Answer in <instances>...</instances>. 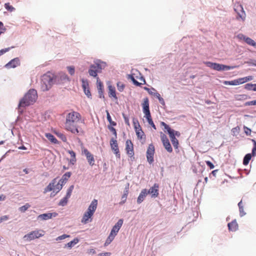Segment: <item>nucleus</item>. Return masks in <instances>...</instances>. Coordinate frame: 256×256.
<instances>
[{
    "label": "nucleus",
    "mask_w": 256,
    "mask_h": 256,
    "mask_svg": "<svg viewBox=\"0 0 256 256\" xmlns=\"http://www.w3.org/2000/svg\"><path fill=\"white\" fill-rule=\"evenodd\" d=\"M252 156V153L247 154L244 156L243 160H251Z\"/></svg>",
    "instance_id": "obj_59"
},
{
    "label": "nucleus",
    "mask_w": 256,
    "mask_h": 256,
    "mask_svg": "<svg viewBox=\"0 0 256 256\" xmlns=\"http://www.w3.org/2000/svg\"><path fill=\"white\" fill-rule=\"evenodd\" d=\"M30 207V205L29 204L26 203L25 205H24L21 207H20L19 210L22 212H24Z\"/></svg>",
    "instance_id": "obj_40"
},
{
    "label": "nucleus",
    "mask_w": 256,
    "mask_h": 256,
    "mask_svg": "<svg viewBox=\"0 0 256 256\" xmlns=\"http://www.w3.org/2000/svg\"><path fill=\"white\" fill-rule=\"evenodd\" d=\"M252 105H256V100L252 101L247 102L245 103V106H252Z\"/></svg>",
    "instance_id": "obj_61"
},
{
    "label": "nucleus",
    "mask_w": 256,
    "mask_h": 256,
    "mask_svg": "<svg viewBox=\"0 0 256 256\" xmlns=\"http://www.w3.org/2000/svg\"><path fill=\"white\" fill-rule=\"evenodd\" d=\"M74 188V186L73 185H72V186H70V188H68V190H67L66 194V198H70Z\"/></svg>",
    "instance_id": "obj_46"
},
{
    "label": "nucleus",
    "mask_w": 256,
    "mask_h": 256,
    "mask_svg": "<svg viewBox=\"0 0 256 256\" xmlns=\"http://www.w3.org/2000/svg\"><path fill=\"white\" fill-rule=\"evenodd\" d=\"M56 136L60 138L63 142H66L67 140L66 137L61 132H56Z\"/></svg>",
    "instance_id": "obj_44"
},
{
    "label": "nucleus",
    "mask_w": 256,
    "mask_h": 256,
    "mask_svg": "<svg viewBox=\"0 0 256 256\" xmlns=\"http://www.w3.org/2000/svg\"><path fill=\"white\" fill-rule=\"evenodd\" d=\"M228 227L230 230L235 232L238 228V224L236 220H233L228 224Z\"/></svg>",
    "instance_id": "obj_27"
},
{
    "label": "nucleus",
    "mask_w": 256,
    "mask_h": 256,
    "mask_svg": "<svg viewBox=\"0 0 256 256\" xmlns=\"http://www.w3.org/2000/svg\"><path fill=\"white\" fill-rule=\"evenodd\" d=\"M82 154L86 156L87 160H94L93 155L86 148H82Z\"/></svg>",
    "instance_id": "obj_23"
},
{
    "label": "nucleus",
    "mask_w": 256,
    "mask_h": 256,
    "mask_svg": "<svg viewBox=\"0 0 256 256\" xmlns=\"http://www.w3.org/2000/svg\"><path fill=\"white\" fill-rule=\"evenodd\" d=\"M92 65H94V66L99 71L100 73L102 70H104L107 66L106 62L102 61L100 60L97 59L94 62V64Z\"/></svg>",
    "instance_id": "obj_9"
},
{
    "label": "nucleus",
    "mask_w": 256,
    "mask_h": 256,
    "mask_svg": "<svg viewBox=\"0 0 256 256\" xmlns=\"http://www.w3.org/2000/svg\"><path fill=\"white\" fill-rule=\"evenodd\" d=\"M222 83L225 85L238 86V81L237 79L231 81L224 80Z\"/></svg>",
    "instance_id": "obj_36"
},
{
    "label": "nucleus",
    "mask_w": 256,
    "mask_h": 256,
    "mask_svg": "<svg viewBox=\"0 0 256 256\" xmlns=\"http://www.w3.org/2000/svg\"><path fill=\"white\" fill-rule=\"evenodd\" d=\"M245 42L247 44L253 46L256 48V42H255L253 40H252L250 38L247 37L246 38Z\"/></svg>",
    "instance_id": "obj_37"
},
{
    "label": "nucleus",
    "mask_w": 256,
    "mask_h": 256,
    "mask_svg": "<svg viewBox=\"0 0 256 256\" xmlns=\"http://www.w3.org/2000/svg\"><path fill=\"white\" fill-rule=\"evenodd\" d=\"M114 126H108V128L112 133L114 136V138H117V132L116 129L114 127Z\"/></svg>",
    "instance_id": "obj_38"
},
{
    "label": "nucleus",
    "mask_w": 256,
    "mask_h": 256,
    "mask_svg": "<svg viewBox=\"0 0 256 256\" xmlns=\"http://www.w3.org/2000/svg\"><path fill=\"white\" fill-rule=\"evenodd\" d=\"M237 8L239 10L240 12H237L236 19L240 18L242 21H244L246 19V14L243 7L242 5H240Z\"/></svg>",
    "instance_id": "obj_18"
},
{
    "label": "nucleus",
    "mask_w": 256,
    "mask_h": 256,
    "mask_svg": "<svg viewBox=\"0 0 256 256\" xmlns=\"http://www.w3.org/2000/svg\"><path fill=\"white\" fill-rule=\"evenodd\" d=\"M160 137L165 148L168 152H172V148L166 136L161 132Z\"/></svg>",
    "instance_id": "obj_7"
},
{
    "label": "nucleus",
    "mask_w": 256,
    "mask_h": 256,
    "mask_svg": "<svg viewBox=\"0 0 256 256\" xmlns=\"http://www.w3.org/2000/svg\"><path fill=\"white\" fill-rule=\"evenodd\" d=\"M54 214V216H56V213H48V214H40L38 216V218H40L42 220H47L50 219L52 218V215Z\"/></svg>",
    "instance_id": "obj_24"
},
{
    "label": "nucleus",
    "mask_w": 256,
    "mask_h": 256,
    "mask_svg": "<svg viewBox=\"0 0 256 256\" xmlns=\"http://www.w3.org/2000/svg\"><path fill=\"white\" fill-rule=\"evenodd\" d=\"M144 114H145L144 117L146 118L147 121H148L152 119L150 112H144Z\"/></svg>",
    "instance_id": "obj_58"
},
{
    "label": "nucleus",
    "mask_w": 256,
    "mask_h": 256,
    "mask_svg": "<svg viewBox=\"0 0 256 256\" xmlns=\"http://www.w3.org/2000/svg\"><path fill=\"white\" fill-rule=\"evenodd\" d=\"M244 133L246 136H250V134L252 132L251 129H250V128H248L245 126H244Z\"/></svg>",
    "instance_id": "obj_56"
},
{
    "label": "nucleus",
    "mask_w": 256,
    "mask_h": 256,
    "mask_svg": "<svg viewBox=\"0 0 256 256\" xmlns=\"http://www.w3.org/2000/svg\"><path fill=\"white\" fill-rule=\"evenodd\" d=\"M245 63L250 66H256V60L253 59H250L248 60L245 62Z\"/></svg>",
    "instance_id": "obj_45"
},
{
    "label": "nucleus",
    "mask_w": 256,
    "mask_h": 256,
    "mask_svg": "<svg viewBox=\"0 0 256 256\" xmlns=\"http://www.w3.org/2000/svg\"><path fill=\"white\" fill-rule=\"evenodd\" d=\"M67 69L68 71L69 74L71 76H73L75 72V68L74 66H67Z\"/></svg>",
    "instance_id": "obj_47"
},
{
    "label": "nucleus",
    "mask_w": 256,
    "mask_h": 256,
    "mask_svg": "<svg viewBox=\"0 0 256 256\" xmlns=\"http://www.w3.org/2000/svg\"><path fill=\"white\" fill-rule=\"evenodd\" d=\"M128 194V187L126 188L125 190L124 191V194L122 196V201L120 202V204H124L126 200L127 196Z\"/></svg>",
    "instance_id": "obj_31"
},
{
    "label": "nucleus",
    "mask_w": 256,
    "mask_h": 256,
    "mask_svg": "<svg viewBox=\"0 0 256 256\" xmlns=\"http://www.w3.org/2000/svg\"><path fill=\"white\" fill-rule=\"evenodd\" d=\"M144 89L145 90L147 91L150 94L152 95V96L153 95V94H154V92H152V90H154V92H156V90L154 88H152L150 89V88H148V87L145 86V87L144 88Z\"/></svg>",
    "instance_id": "obj_52"
},
{
    "label": "nucleus",
    "mask_w": 256,
    "mask_h": 256,
    "mask_svg": "<svg viewBox=\"0 0 256 256\" xmlns=\"http://www.w3.org/2000/svg\"><path fill=\"white\" fill-rule=\"evenodd\" d=\"M122 116L124 119L125 124L126 125L129 126L130 125V122H129L128 117L126 114H125L124 113H122Z\"/></svg>",
    "instance_id": "obj_54"
},
{
    "label": "nucleus",
    "mask_w": 256,
    "mask_h": 256,
    "mask_svg": "<svg viewBox=\"0 0 256 256\" xmlns=\"http://www.w3.org/2000/svg\"><path fill=\"white\" fill-rule=\"evenodd\" d=\"M148 194V190L146 189H143L138 198V200H137V202L138 204H140L144 199V198H146V195Z\"/></svg>",
    "instance_id": "obj_21"
},
{
    "label": "nucleus",
    "mask_w": 256,
    "mask_h": 256,
    "mask_svg": "<svg viewBox=\"0 0 256 256\" xmlns=\"http://www.w3.org/2000/svg\"><path fill=\"white\" fill-rule=\"evenodd\" d=\"M110 146L112 149L114 151L116 157L118 158H120V153L118 150L117 140L116 138H111L110 142Z\"/></svg>",
    "instance_id": "obj_10"
},
{
    "label": "nucleus",
    "mask_w": 256,
    "mask_h": 256,
    "mask_svg": "<svg viewBox=\"0 0 256 256\" xmlns=\"http://www.w3.org/2000/svg\"><path fill=\"white\" fill-rule=\"evenodd\" d=\"M54 183L52 182L49 184L45 188L44 192L46 193L47 192H50L52 190H54Z\"/></svg>",
    "instance_id": "obj_41"
},
{
    "label": "nucleus",
    "mask_w": 256,
    "mask_h": 256,
    "mask_svg": "<svg viewBox=\"0 0 256 256\" xmlns=\"http://www.w3.org/2000/svg\"><path fill=\"white\" fill-rule=\"evenodd\" d=\"M88 72L90 76L94 78H98V74L100 73L99 71L94 66V65L90 64L88 69Z\"/></svg>",
    "instance_id": "obj_20"
},
{
    "label": "nucleus",
    "mask_w": 256,
    "mask_h": 256,
    "mask_svg": "<svg viewBox=\"0 0 256 256\" xmlns=\"http://www.w3.org/2000/svg\"><path fill=\"white\" fill-rule=\"evenodd\" d=\"M79 242V240L78 238H75L72 240L68 242L66 244H65L64 248H71L78 244Z\"/></svg>",
    "instance_id": "obj_30"
},
{
    "label": "nucleus",
    "mask_w": 256,
    "mask_h": 256,
    "mask_svg": "<svg viewBox=\"0 0 256 256\" xmlns=\"http://www.w3.org/2000/svg\"><path fill=\"white\" fill-rule=\"evenodd\" d=\"M169 136L174 147V148L175 149H178L179 144L178 140L176 138H174V136H172V134Z\"/></svg>",
    "instance_id": "obj_32"
},
{
    "label": "nucleus",
    "mask_w": 256,
    "mask_h": 256,
    "mask_svg": "<svg viewBox=\"0 0 256 256\" xmlns=\"http://www.w3.org/2000/svg\"><path fill=\"white\" fill-rule=\"evenodd\" d=\"M253 84L252 83H248L244 85V88L248 90H253Z\"/></svg>",
    "instance_id": "obj_48"
},
{
    "label": "nucleus",
    "mask_w": 256,
    "mask_h": 256,
    "mask_svg": "<svg viewBox=\"0 0 256 256\" xmlns=\"http://www.w3.org/2000/svg\"><path fill=\"white\" fill-rule=\"evenodd\" d=\"M128 78L130 79L132 81L133 84L136 86H141L142 85V83L139 82L135 79L133 74H128Z\"/></svg>",
    "instance_id": "obj_28"
},
{
    "label": "nucleus",
    "mask_w": 256,
    "mask_h": 256,
    "mask_svg": "<svg viewBox=\"0 0 256 256\" xmlns=\"http://www.w3.org/2000/svg\"><path fill=\"white\" fill-rule=\"evenodd\" d=\"M204 64L206 66L218 72L228 70L236 67V66H230L209 61L204 62Z\"/></svg>",
    "instance_id": "obj_4"
},
{
    "label": "nucleus",
    "mask_w": 256,
    "mask_h": 256,
    "mask_svg": "<svg viewBox=\"0 0 256 256\" xmlns=\"http://www.w3.org/2000/svg\"><path fill=\"white\" fill-rule=\"evenodd\" d=\"M116 86L118 90L120 92H122L125 88V85L120 82H118Z\"/></svg>",
    "instance_id": "obj_42"
},
{
    "label": "nucleus",
    "mask_w": 256,
    "mask_h": 256,
    "mask_svg": "<svg viewBox=\"0 0 256 256\" xmlns=\"http://www.w3.org/2000/svg\"><path fill=\"white\" fill-rule=\"evenodd\" d=\"M106 118H107L108 121L110 123L109 126H116V122L112 120L111 116H110L108 111L106 110Z\"/></svg>",
    "instance_id": "obj_34"
},
{
    "label": "nucleus",
    "mask_w": 256,
    "mask_h": 256,
    "mask_svg": "<svg viewBox=\"0 0 256 256\" xmlns=\"http://www.w3.org/2000/svg\"><path fill=\"white\" fill-rule=\"evenodd\" d=\"M123 224V220L122 219H120L118 220V222L116 224L113 226L110 233L116 236L118 232L120 229L122 227Z\"/></svg>",
    "instance_id": "obj_16"
},
{
    "label": "nucleus",
    "mask_w": 256,
    "mask_h": 256,
    "mask_svg": "<svg viewBox=\"0 0 256 256\" xmlns=\"http://www.w3.org/2000/svg\"><path fill=\"white\" fill-rule=\"evenodd\" d=\"M68 198H66V196H65L64 198L62 200H61L60 201V205H61V206H64L66 205V204H67V202H68Z\"/></svg>",
    "instance_id": "obj_55"
},
{
    "label": "nucleus",
    "mask_w": 256,
    "mask_h": 256,
    "mask_svg": "<svg viewBox=\"0 0 256 256\" xmlns=\"http://www.w3.org/2000/svg\"><path fill=\"white\" fill-rule=\"evenodd\" d=\"M70 80L69 77L65 73L61 72L55 75L48 72L41 77L42 88L43 91H48L54 84H62Z\"/></svg>",
    "instance_id": "obj_1"
},
{
    "label": "nucleus",
    "mask_w": 256,
    "mask_h": 256,
    "mask_svg": "<svg viewBox=\"0 0 256 256\" xmlns=\"http://www.w3.org/2000/svg\"><path fill=\"white\" fill-rule=\"evenodd\" d=\"M45 136L52 144H58V141L54 137V136L50 133H46Z\"/></svg>",
    "instance_id": "obj_25"
},
{
    "label": "nucleus",
    "mask_w": 256,
    "mask_h": 256,
    "mask_svg": "<svg viewBox=\"0 0 256 256\" xmlns=\"http://www.w3.org/2000/svg\"><path fill=\"white\" fill-rule=\"evenodd\" d=\"M143 112H148L150 110L149 100L148 98L144 99V102L142 104Z\"/></svg>",
    "instance_id": "obj_22"
},
{
    "label": "nucleus",
    "mask_w": 256,
    "mask_h": 256,
    "mask_svg": "<svg viewBox=\"0 0 256 256\" xmlns=\"http://www.w3.org/2000/svg\"><path fill=\"white\" fill-rule=\"evenodd\" d=\"M239 130L240 128L238 126H236L232 128V132L233 135L235 136L236 134L239 132Z\"/></svg>",
    "instance_id": "obj_57"
},
{
    "label": "nucleus",
    "mask_w": 256,
    "mask_h": 256,
    "mask_svg": "<svg viewBox=\"0 0 256 256\" xmlns=\"http://www.w3.org/2000/svg\"><path fill=\"white\" fill-rule=\"evenodd\" d=\"M98 200L94 199L88 206L87 210L84 213L81 222L84 224H88L92 221V217L98 206Z\"/></svg>",
    "instance_id": "obj_3"
},
{
    "label": "nucleus",
    "mask_w": 256,
    "mask_h": 256,
    "mask_svg": "<svg viewBox=\"0 0 256 256\" xmlns=\"http://www.w3.org/2000/svg\"><path fill=\"white\" fill-rule=\"evenodd\" d=\"M154 147L152 144L149 145L146 151L147 160H154Z\"/></svg>",
    "instance_id": "obj_15"
},
{
    "label": "nucleus",
    "mask_w": 256,
    "mask_h": 256,
    "mask_svg": "<svg viewBox=\"0 0 256 256\" xmlns=\"http://www.w3.org/2000/svg\"><path fill=\"white\" fill-rule=\"evenodd\" d=\"M66 126V129L70 131L72 133V132H74V127L76 126L75 124H68V126Z\"/></svg>",
    "instance_id": "obj_49"
},
{
    "label": "nucleus",
    "mask_w": 256,
    "mask_h": 256,
    "mask_svg": "<svg viewBox=\"0 0 256 256\" xmlns=\"http://www.w3.org/2000/svg\"><path fill=\"white\" fill-rule=\"evenodd\" d=\"M132 122H133L134 127L135 130H138V128H140V130H141V126H140V123L138 122V120L137 118H133Z\"/></svg>",
    "instance_id": "obj_35"
},
{
    "label": "nucleus",
    "mask_w": 256,
    "mask_h": 256,
    "mask_svg": "<svg viewBox=\"0 0 256 256\" xmlns=\"http://www.w3.org/2000/svg\"><path fill=\"white\" fill-rule=\"evenodd\" d=\"M4 8L8 12H12L15 10V8L10 5L9 2L5 3L4 4Z\"/></svg>",
    "instance_id": "obj_39"
},
{
    "label": "nucleus",
    "mask_w": 256,
    "mask_h": 256,
    "mask_svg": "<svg viewBox=\"0 0 256 256\" xmlns=\"http://www.w3.org/2000/svg\"><path fill=\"white\" fill-rule=\"evenodd\" d=\"M82 88H83L84 94L88 98L92 99V94L89 88V84L87 80L82 79Z\"/></svg>",
    "instance_id": "obj_11"
},
{
    "label": "nucleus",
    "mask_w": 256,
    "mask_h": 256,
    "mask_svg": "<svg viewBox=\"0 0 256 256\" xmlns=\"http://www.w3.org/2000/svg\"><path fill=\"white\" fill-rule=\"evenodd\" d=\"M135 131L138 138L140 139H142V136H144V132L142 130V129L141 128L140 130V128H138V130H136Z\"/></svg>",
    "instance_id": "obj_43"
},
{
    "label": "nucleus",
    "mask_w": 256,
    "mask_h": 256,
    "mask_svg": "<svg viewBox=\"0 0 256 256\" xmlns=\"http://www.w3.org/2000/svg\"><path fill=\"white\" fill-rule=\"evenodd\" d=\"M70 176L71 173L70 172H66L62 176V178L60 180L59 182L64 184L70 178Z\"/></svg>",
    "instance_id": "obj_29"
},
{
    "label": "nucleus",
    "mask_w": 256,
    "mask_h": 256,
    "mask_svg": "<svg viewBox=\"0 0 256 256\" xmlns=\"http://www.w3.org/2000/svg\"><path fill=\"white\" fill-rule=\"evenodd\" d=\"M148 124L150 125L152 128H154V130H156V126L154 124V122H153L152 119L150 120H148Z\"/></svg>",
    "instance_id": "obj_64"
},
{
    "label": "nucleus",
    "mask_w": 256,
    "mask_h": 256,
    "mask_svg": "<svg viewBox=\"0 0 256 256\" xmlns=\"http://www.w3.org/2000/svg\"><path fill=\"white\" fill-rule=\"evenodd\" d=\"M161 126H163L164 129L166 132L168 134L169 136H170L171 134H173V136L176 138V136L179 137L180 136V133L172 129L169 125L167 124L164 122H162L160 123Z\"/></svg>",
    "instance_id": "obj_6"
},
{
    "label": "nucleus",
    "mask_w": 256,
    "mask_h": 256,
    "mask_svg": "<svg viewBox=\"0 0 256 256\" xmlns=\"http://www.w3.org/2000/svg\"><path fill=\"white\" fill-rule=\"evenodd\" d=\"M115 236H116L110 233V235L108 236V238H106V240L105 242L104 246H108V244H110L111 243V242L114 240Z\"/></svg>",
    "instance_id": "obj_33"
},
{
    "label": "nucleus",
    "mask_w": 256,
    "mask_h": 256,
    "mask_svg": "<svg viewBox=\"0 0 256 256\" xmlns=\"http://www.w3.org/2000/svg\"><path fill=\"white\" fill-rule=\"evenodd\" d=\"M254 142V146L252 149V153L253 156H256V141L254 140H252Z\"/></svg>",
    "instance_id": "obj_51"
},
{
    "label": "nucleus",
    "mask_w": 256,
    "mask_h": 256,
    "mask_svg": "<svg viewBox=\"0 0 256 256\" xmlns=\"http://www.w3.org/2000/svg\"><path fill=\"white\" fill-rule=\"evenodd\" d=\"M20 61L18 58H15L11 60L8 62L4 67L7 68H16L18 66H20Z\"/></svg>",
    "instance_id": "obj_12"
},
{
    "label": "nucleus",
    "mask_w": 256,
    "mask_h": 256,
    "mask_svg": "<svg viewBox=\"0 0 256 256\" xmlns=\"http://www.w3.org/2000/svg\"><path fill=\"white\" fill-rule=\"evenodd\" d=\"M96 84H97V89L98 92V98H102L104 101L106 100L104 94V86L103 83L100 80L99 78H97L96 80Z\"/></svg>",
    "instance_id": "obj_8"
},
{
    "label": "nucleus",
    "mask_w": 256,
    "mask_h": 256,
    "mask_svg": "<svg viewBox=\"0 0 256 256\" xmlns=\"http://www.w3.org/2000/svg\"><path fill=\"white\" fill-rule=\"evenodd\" d=\"M70 236L66 234H62L60 236L56 238V240H64L66 238H70Z\"/></svg>",
    "instance_id": "obj_53"
},
{
    "label": "nucleus",
    "mask_w": 256,
    "mask_h": 256,
    "mask_svg": "<svg viewBox=\"0 0 256 256\" xmlns=\"http://www.w3.org/2000/svg\"><path fill=\"white\" fill-rule=\"evenodd\" d=\"M75 120L74 112H72L68 113L66 118V126H68V124H74Z\"/></svg>",
    "instance_id": "obj_19"
},
{
    "label": "nucleus",
    "mask_w": 256,
    "mask_h": 256,
    "mask_svg": "<svg viewBox=\"0 0 256 256\" xmlns=\"http://www.w3.org/2000/svg\"><path fill=\"white\" fill-rule=\"evenodd\" d=\"M44 232L42 230H36L30 232L24 236V239L26 241H31L38 238L44 235Z\"/></svg>",
    "instance_id": "obj_5"
},
{
    "label": "nucleus",
    "mask_w": 256,
    "mask_h": 256,
    "mask_svg": "<svg viewBox=\"0 0 256 256\" xmlns=\"http://www.w3.org/2000/svg\"><path fill=\"white\" fill-rule=\"evenodd\" d=\"M73 112L74 114V116L75 117V119L76 120L78 119V120H80L82 117L80 114L78 112H74V111H73Z\"/></svg>",
    "instance_id": "obj_62"
},
{
    "label": "nucleus",
    "mask_w": 256,
    "mask_h": 256,
    "mask_svg": "<svg viewBox=\"0 0 256 256\" xmlns=\"http://www.w3.org/2000/svg\"><path fill=\"white\" fill-rule=\"evenodd\" d=\"M238 96L239 97L238 98V100H245L246 99L248 98V96L246 94H240L238 95Z\"/></svg>",
    "instance_id": "obj_63"
},
{
    "label": "nucleus",
    "mask_w": 256,
    "mask_h": 256,
    "mask_svg": "<svg viewBox=\"0 0 256 256\" xmlns=\"http://www.w3.org/2000/svg\"><path fill=\"white\" fill-rule=\"evenodd\" d=\"M14 46H11L5 48H3L0 50V56L5 54L6 52H8L11 48H14Z\"/></svg>",
    "instance_id": "obj_50"
},
{
    "label": "nucleus",
    "mask_w": 256,
    "mask_h": 256,
    "mask_svg": "<svg viewBox=\"0 0 256 256\" xmlns=\"http://www.w3.org/2000/svg\"><path fill=\"white\" fill-rule=\"evenodd\" d=\"M63 184H62L60 182L56 184V192H58L62 188Z\"/></svg>",
    "instance_id": "obj_60"
},
{
    "label": "nucleus",
    "mask_w": 256,
    "mask_h": 256,
    "mask_svg": "<svg viewBox=\"0 0 256 256\" xmlns=\"http://www.w3.org/2000/svg\"><path fill=\"white\" fill-rule=\"evenodd\" d=\"M108 96L110 98H113L114 100H118V98L116 94V90L114 86H112L111 84L108 85Z\"/></svg>",
    "instance_id": "obj_17"
},
{
    "label": "nucleus",
    "mask_w": 256,
    "mask_h": 256,
    "mask_svg": "<svg viewBox=\"0 0 256 256\" xmlns=\"http://www.w3.org/2000/svg\"><path fill=\"white\" fill-rule=\"evenodd\" d=\"M254 77L252 76H247L244 78H239L237 79L238 81V84H244L246 82H249L250 80H252L253 79Z\"/></svg>",
    "instance_id": "obj_26"
},
{
    "label": "nucleus",
    "mask_w": 256,
    "mask_h": 256,
    "mask_svg": "<svg viewBox=\"0 0 256 256\" xmlns=\"http://www.w3.org/2000/svg\"><path fill=\"white\" fill-rule=\"evenodd\" d=\"M37 96L36 90L33 88L30 89L19 102L18 108L20 114H22L24 112L21 108L32 104L36 102Z\"/></svg>",
    "instance_id": "obj_2"
},
{
    "label": "nucleus",
    "mask_w": 256,
    "mask_h": 256,
    "mask_svg": "<svg viewBox=\"0 0 256 256\" xmlns=\"http://www.w3.org/2000/svg\"><path fill=\"white\" fill-rule=\"evenodd\" d=\"M126 153L129 156L130 158H132L134 156L133 144H132V141L130 140H128L126 141Z\"/></svg>",
    "instance_id": "obj_13"
},
{
    "label": "nucleus",
    "mask_w": 256,
    "mask_h": 256,
    "mask_svg": "<svg viewBox=\"0 0 256 256\" xmlns=\"http://www.w3.org/2000/svg\"><path fill=\"white\" fill-rule=\"evenodd\" d=\"M159 185L154 184V185L148 191V194H150L152 198H156L158 196Z\"/></svg>",
    "instance_id": "obj_14"
}]
</instances>
